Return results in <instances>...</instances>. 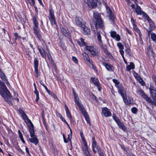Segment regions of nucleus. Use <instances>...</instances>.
<instances>
[{
  "instance_id": "f257e3e1",
  "label": "nucleus",
  "mask_w": 156,
  "mask_h": 156,
  "mask_svg": "<svg viewBox=\"0 0 156 156\" xmlns=\"http://www.w3.org/2000/svg\"><path fill=\"white\" fill-rule=\"evenodd\" d=\"M93 16L94 20L90 22L92 30L95 32L98 28L103 30L104 29V25L100 13L94 11L93 12Z\"/></svg>"
},
{
  "instance_id": "f03ea898",
  "label": "nucleus",
  "mask_w": 156,
  "mask_h": 156,
  "mask_svg": "<svg viewBox=\"0 0 156 156\" xmlns=\"http://www.w3.org/2000/svg\"><path fill=\"white\" fill-rule=\"evenodd\" d=\"M0 94L4 100L9 105H12V103L10 100L12 96L4 83L1 81L0 83Z\"/></svg>"
},
{
  "instance_id": "7ed1b4c3",
  "label": "nucleus",
  "mask_w": 156,
  "mask_h": 156,
  "mask_svg": "<svg viewBox=\"0 0 156 156\" xmlns=\"http://www.w3.org/2000/svg\"><path fill=\"white\" fill-rule=\"evenodd\" d=\"M85 48L86 50L90 51L92 55L94 56L98 55L99 52V50L97 47L87 46Z\"/></svg>"
},
{
  "instance_id": "20e7f679",
  "label": "nucleus",
  "mask_w": 156,
  "mask_h": 156,
  "mask_svg": "<svg viewBox=\"0 0 156 156\" xmlns=\"http://www.w3.org/2000/svg\"><path fill=\"white\" fill-rule=\"evenodd\" d=\"M25 122L27 124L29 130L30 135V136H33L34 135V126L31 121L27 118L25 120Z\"/></svg>"
},
{
  "instance_id": "39448f33",
  "label": "nucleus",
  "mask_w": 156,
  "mask_h": 156,
  "mask_svg": "<svg viewBox=\"0 0 156 156\" xmlns=\"http://www.w3.org/2000/svg\"><path fill=\"white\" fill-rule=\"evenodd\" d=\"M150 93L153 100L156 98V90L154 87L150 85L149 88Z\"/></svg>"
},
{
  "instance_id": "423d86ee",
  "label": "nucleus",
  "mask_w": 156,
  "mask_h": 156,
  "mask_svg": "<svg viewBox=\"0 0 156 156\" xmlns=\"http://www.w3.org/2000/svg\"><path fill=\"white\" fill-rule=\"evenodd\" d=\"M137 94L141 96L147 102L151 98L150 97H148L142 89L138 90L137 91Z\"/></svg>"
},
{
  "instance_id": "0eeeda50",
  "label": "nucleus",
  "mask_w": 156,
  "mask_h": 156,
  "mask_svg": "<svg viewBox=\"0 0 156 156\" xmlns=\"http://www.w3.org/2000/svg\"><path fill=\"white\" fill-rule=\"evenodd\" d=\"M49 19L52 26L55 24V19L54 12H53L52 10L50 9L49 10Z\"/></svg>"
},
{
  "instance_id": "6e6552de",
  "label": "nucleus",
  "mask_w": 156,
  "mask_h": 156,
  "mask_svg": "<svg viewBox=\"0 0 156 156\" xmlns=\"http://www.w3.org/2000/svg\"><path fill=\"white\" fill-rule=\"evenodd\" d=\"M106 9L107 12L109 15L110 21H111L112 23H114L115 21L114 16L112 13L111 9L108 6L106 7Z\"/></svg>"
},
{
  "instance_id": "1a4fd4ad",
  "label": "nucleus",
  "mask_w": 156,
  "mask_h": 156,
  "mask_svg": "<svg viewBox=\"0 0 156 156\" xmlns=\"http://www.w3.org/2000/svg\"><path fill=\"white\" fill-rule=\"evenodd\" d=\"M33 29L34 30V33L36 37L39 40H40L41 36L40 34V30L38 28V26H34Z\"/></svg>"
},
{
  "instance_id": "9d476101",
  "label": "nucleus",
  "mask_w": 156,
  "mask_h": 156,
  "mask_svg": "<svg viewBox=\"0 0 156 156\" xmlns=\"http://www.w3.org/2000/svg\"><path fill=\"white\" fill-rule=\"evenodd\" d=\"M34 71L35 72V75L36 77H38V61L36 58H34Z\"/></svg>"
},
{
  "instance_id": "9b49d317",
  "label": "nucleus",
  "mask_w": 156,
  "mask_h": 156,
  "mask_svg": "<svg viewBox=\"0 0 156 156\" xmlns=\"http://www.w3.org/2000/svg\"><path fill=\"white\" fill-rule=\"evenodd\" d=\"M91 80L94 84L97 87L98 90L101 91V87L99 84V80L97 78H91Z\"/></svg>"
},
{
  "instance_id": "f8f14e48",
  "label": "nucleus",
  "mask_w": 156,
  "mask_h": 156,
  "mask_svg": "<svg viewBox=\"0 0 156 156\" xmlns=\"http://www.w3.org/2000/svg\"><path fill=\"white\" fill-rule=\"evenodd\" d=\"M31 137H32L31 138L28 137V140H29L31 142L34 144L35 145H37L38 143V140L35 133H34V135L33 136Z\"/></svg>"
},
{
  "instance_id": "ddd939ff",
  "label": "nucleus",
  "mask_w": 156,
  "mask_h": 156,
  "mask_svg": "<svg viewBox=\"0 0 156 156\" xmlns=\"http://www.w3.org/2000/svg\"><path fill=\"white\" fill-rule=\"evenodd\" d=\"M84 59L85 61L88 62L90 64L92 65L93 68H94V66L93 65L92 61L91 60H90V58L87 55L86 53L83 54Z\"/></svg>"
},
{
  "instance_id": "4468645a",
  "label": "nucleus",
  "mask_w": 156,
  "mask_h": 156,
  "mask_svg": "<svg viewBox=\"0 0 156 156\" xmlns=\"http://www.w3.org/2000/svg\"><path fill=\"white\" fill-rule=\"evenodd\" d=\"M102 112L105 117L110 116L111 113L109 109L107 108H104L102 109Z\"/></svg>"
},
{
  "instance_id": "2eb2a0df",
  "label": "nucleus",
  "mask_w": 156,
  "mask_h": 156,
  "mask_svg": "<svg viewBox=\"0 0 156 156\" xmlns=\"http://www.w3.org/2000/svg\"><path fill=\"white\" fill-rule=\"evenodd\" d=\"M77 105L79 107L81 112H82L84 116H86V115H87V112L85 110L83 106L81 103H80Z\"/></svg>"
},
{
  "instance_id": "dca6fc26",
  "label": "nucleus",
  "mask_w": 156,
  "mask_h": 156,
  "mask_svg": "<svg viewBox=\"0 0 156 156\" xmlns=\"http://www.w3.org/2000/svg\"><path fill=\"white\" fill-rule=\"evenodd\" d=\"M75 22L76 24L78 26L81 27L84 24H82V19L79 17L76 16L75 17Z\"/></svg>"
},
{
  "instance_id": "f3484780",
  "label": "nucleus",
  "mask_w": 156,
  "mask_h": 156,
  "mask_svg": "<svg viewBox=\"0 0 156 156\" xmlns=\"http://www.w3.org/2000/svg\"><path fill=\"white\" fill-rule=\"evenodd\" d=\"M61 31L63 35L66 37H69L70 34L67 27L61 28Z\"/></svg>"
},
{
  "instance_id": "a211bd4d",
  "label": "nucleus",
  "mask_w": 156,
  "mask_h": 156,
  "mask_svg": "<svg viewBox=\"0 0 156 156\" xmlns=\"http://www.w3.org/2000/svg\"><path fill=\"white\" fill-rule=\"evenodd\" d=\"M83 30V33L85 35H89L90 34V29L83 25L81 27Z\"/></svg>"
},
{
  "instance_id": "6ab92c4d",
  "label": "nucleus",
  "mask_w": 156,
  "mask_h": 156,
  "mask_svg": "<svg viewBox=\"0 0 156 156\" xmlns=\"http://www.w3.org/2000/svg\"><path fill=\"white\" fill-rule=\"evenodd\" d=\"M102 65L105 66V68L108 71H112L113 69V66L110 64L105 62H103Z\"/></svg>"
},
{
  "instance_id": "aec40b11",
  "label": "nucleus",
  "mask_w": 156,
  "mask_h": 156,
  "mask_svg": "<svg viewBox=\"0 0 156 156\" xmlns=\"http://www.w3.org/2000/svg\"><path fill=\"white\" fill-rule=\"evenodd\" d=\"M125 104L127 105L133 104V99L132 98H129L127 99L126 98L125 101H123Z\"/></svg>"
},
{
  "instance_id": "412c9836",
  "label": "nucleus",
  "mask_w": 156,
  "mask_h": 156,
  "mask_svg": "<svg viewBox=\"0 0 156 156\" xmlns=\"http://www.w3.org/2000/svg\"><path fill=\"white\" fill-rule=\"evenodd\" d=\"M96 31L97 32V37L98 41V43L100 45H101L103 43L102 41L101 40V36L100 32H98L97 30H96L95 31Z\"/></svg>"
},
{
  "instance_id": "4be33fe9",
  "label": "nucleus",
  "mask_w": 156,
  "mask_h": 156,
  "mask_svg": "<svg viewBox=\"0 0 156 156\" xmlns=\"http://www.w3.org/2000/svg\"><path fill=\"white\" fill-rule=\"evenodd\" d=\"M118 92L122 96L123 98V101H125V99L126 98V95L125 91L122 89L119 90Z\"/></svg>"
},
{
  "instance_id": "5701e85b",
  "label": "nucleus",
  "mask_w": 156,
  "mask_h": 156,
  "mask_svg": "<svg viewBox=\"0 0 156 156\" xmlns=\"http://www.w3.org/2000/svg\"><path fill=\"white\" fill-rule=\"evenodd\" d=\"M136 8L135 12L137 14L141 15L143 11H141L140 7L136 3Z\"/></svg>"
},
{
  "instance_id": "b1692460",
  "label": "nucleus",
  "mask_w": 156,
  "mask_h": 156,
  "mask_svg": "<svg viewBox=\"0 0 156 156\" xmlns=\"http://www.w3.org/2000/svg\"><path fill=\"white\" fill-rule=\"evenodd\" d=\"M147 21L149 23L150 27L149 29L154 30L155 28V25L152 20L151 19H150V20H148Z\"/></svg>"
},
{
  "instance_id": "393cba45",
  "label": "nucleus",
  "mask_w": 156,
  "mask_h": 156,
  "mask_svg": "<svg viewBox=\"0 0 156 156\" xmlns=\"http://www.w3.org/2000/svg\"><path fill=\"white\" fill-rule=\"evenodd\" d=\"M84 144L85 147V148L83 150V153L84 155L85 156L87 154H88L90 153L88 150V147L87 144L85 143V144Z\"/></svg>"
},
{
  "instance_id": "a878e982",
  "label": "nucleus",
  "mask_w": 156,
  "mask_h": 156,
  "mask_svg": "<svg viewBox=\"0 0 156 156\" xmlns=\"http://www.w3.org/2000/svg\"><path fill=\"white\" fill-rule=\"evenodd\" d=\"M147 50L148 52L147 53H148V55L150 56V54L151 53V54L152 56L154 55V53L153 52L152 48L150 46H148L147 48Z\"/></svg>"
},
{
  "instance_id": "bb28decb",
  "label": "nucleus",
  "mask_w": 156,
  "mask_h": 156,
  "mask_svg": "<svg viewBox=\"0 0 156 156\" xmlns=\"http://www.w3.org/2000/svg\"><path fill=\"white\" fill-rule=\"evenodd\" d=\"M0 76L1 78L3 80H6L7 81V83H8V82L7 81L5 74L2 72L1 69H0Z\"/></svg>"
},
{
  "instance_id": "cd10ccee",
  "label": "nucleus",
  "mask_w": 156,
  "mask_h": 156,
  "mask_svg": "<svg viewBox=\"0 0 156 156\" xmlns=\"http://www.w3.org/2000/svg\"><path fill=\"white\" fill-rule=\"evenodd\" d=\"M38 50L40 51L42 57L44 58H46V55L44 51L42 49L41 50L39 47H38Z\"/></svg>"
},
{
  "instance_id": "c85d7f7f",
  "label": "nucleus",
  "mask_w": 156,
  "mask_h": 156,
  "mask_svg": "<svg viewBox=\"0 0 156 156\" xmlns=\"http://www.w3.org/2000/svg\"><path fill=\"white\" fill-rule=\"evenodd\" d=\"M100 46H101V48L102 49V50H103L104 51L105 53L108 55H111V53L108 51L107 50V48L105 46H104L103 45V43Z\"/></svg>"
},
{
  "instance_id": "c756f323",
  "label": "nucleus",
  "mask_w": 156,
  "mask_h": 156,
  "mask_svg": "<svg viewBox=\"0 0 156 156\" xmlns=\"http://www.w3.org/2000/svg\"><path fill=\"white\" fill-rule=\"evenodd\" d=\"M74 97L75 98V103L77 105L79 104L80 103L79 102V98L78 97L77 94H73Z\"/></svg>"
},
{
  "instance_id": "7c9ffc66",
  "label": "nucleus",
  "mask_w": 156,
  "mask_h": 156,
  "mask_svg": "<svg viewBox=\"0 0 156 156\" xmlns=\"http://www.w3.org/2000/svg\"><path fill=\"white\" fill-rule=\"evenodd\" d=\"M119 127L121 129L124 131H125L126 129V128L124 124L120 122L118 124Z\"/></svg>"
},
{
  "instance_id": "2f4dec72",
  "label": "nucleus",
  "mask_w": 156,
  "mask_h": 156,
  "mask_svg": "<svg viewBox=\"0 0 156 156\" xmlns=\"http://www.w3.org/2000/svg\"><path fill=\"white\" fill-rule=\"evenodd\" d=\"M99 0H92L90 4L92 8H94L97 6V2Z\"/></svg>"
},
{
  "instance_id": "473e14b6",
  "label": "nucleus",
  "mask_w": 156,
  "mask_h": 156,
  "mask_svg": "<svg viewBox=\"0 0 156 156\" xmlns=\"http://www.w3.org/2000/svg\"><path fill=\"white\" fill-rule=\"evenodd\" d=\"M34 26H38V23L37 21V18L36 16H34L32 19Z\"/></svg>"
},
{
  "instance_id": "72a5a7b5",
  "label": "nucleus",
  "mask_w": 156,
  "mask_h": 156,
  "mask_svg": "<svg viewBox=\"0 0 156 156\" xmlns=\"http://www.w3.org/2000/svg\"><path fill=\"white\" fill-rule=\"evenodd\" d=\"M153 100L150 98L147 102L156 106V98L153 99Z\"/></svg>"
},
{
  "instance_id": "f704fd0d",
  "label": "nucleus",
  "mask_w": 156,
  "mask_h": 156,
  "mask_svg": "<svg viewBox=\"0 0 156 156\" xmlns=\"http://www.w3.org/2000/svg\"><path fill=\"white\" fill-rule=\"evenodd\" d=\"M113 118L114 120L117 123V124L121 122L119 118H118L117 117V116L114 114H113Z\"/></svg>"
},
{
  "instance_id": "c9c22d12",
  "label": "nucleus",
  "mask_w": 156,
  "mask_h": 156,
  "mask_svg": "<svg viewBox=\"0 0 156 156\" xmlns=\"http://www.w3.org/2000/svg\"><path fill=\"white\" fill-rule=\"evenodd\" d=\"M97 146V145L96 142H92V148L93 151L94 153H97V151L95 150L94 148L96 147Z\"/></svg>"
},
{
  "instance_id": "e433bc0d",
  "label": "nucleus",
  "mask_w": 156,
  "mask_h": 156,
  "mask_svg": "<svg viewBox=\"0 0 156 156\" xmlns=\"http://www.w3.org/2000/svg\"><path fill=\"white\" fill-rule=\"evenodd\" d=\"M21 17L19 16V18H20V20L25 23L26 21V18L25 16L23 13L21 16Z\"/></svg>"
},
{
  "instance_id": "4c0bfd02",
  "label": "nucleus",
  "mask_w": 156,
  "mask_h": 156,
  "mask_svg": "<svg viewBox=\"0 0 156 156\" xmlns=\"http://www.w3.org/2000/svg\"><path fill=\"white\" fill-rule=\"evenodd\" d=\"M34 93L36 95V102H37L39 99V92L37 90H34Z\"/></svg>"
},
{
  "instance_id": "58836bf2",
  "label": "nucleus",
  "mask_w": 156,
  "mask_h": 156,
  "mask_svg": "<svg viewBox=\"0 0 156 156\" xmlns=\"http://www.w3.org/2000/svg\"><path fill=\"white\" fill-rule=\"evenodd\" d=\"M151 36L152 39L154 41H156V35L155 33L152 32L151 33Z\"/></svg>"
},
{
  "instance_id": "ea45409f",
  "label": "nucleus",
  "mask_w": 156,
  "mask_h": 156,
  "mask_svg": "<svg viewBox=\"0 0 156 156\" xmlns=\"http://www.w3.org/2000/svg\"><path fill=\"white\" fill-rule=\"evenodd\" d=\"M143 16L145 18V19L148 20H150V19H151L149 16L147 15V14L144 12H143L142 14Z\"/></svg>"
},
{
  "instance_id": "a19ab883",
  "label": "nucleus",
  "mask_w": 156,
  "mask_h": 156,
  "mask_svg": "<svg viewBox=\"0 0 156 156\" xmlns=\"http://www.w3.org/2000/svg\"><path fill=\"white\" fill-rule=\"evenodd\" d=\"M130 52V51L129 49L127 48L125 50V52L126 54L129 57L132 56Z\"/></svg>"
},
{
  "instance_id": "79ce46f5",
  "label": "nucleus",
  "mask_w": 156,
  "mask_h": 156,
  "mask_svg": "<svg viewBox=\"0 0 156 156\" xmlns=\"http://www.w3.org/2000/svg\"><path fill=\"white\" fill-rule=\"evenodd\" d=\"M115 86L117 88L118 91L122 89V85L120 83L116 85Z\"/></svg>"
},
{
  "instance_id": "37998d69",
  "label": "nucleus",
  "mask_w": 156,
  "mask_h": 156,
  "mask_svg": "<svg viewBox=\"0 0 156 156\" xmlns=\"http://www.w3.org/2000/svg\"><path fill=\"white\" fill-rule=\"evenodd\" d=\"M66 114L68 117L71 120H72V118L71 115H70V113L69 111H66Z\"/></svg>"
},
{
  "instance_id": "c03bdc74",
  "label": "nucleus",
  "mask_w": 156,
  "mask_h": 156,
  "mask_svg": "<svg viewBox=\"0 0 156 156\" xmlns=\"http://www.w3.org/2000/svg\"><path fill=\"white\" fill-rule=\"evenodd\" d=\"M117 34L116 32L114 31H113L111 33V36L113 38H115Z\"/></svg>"
},
{
  "instance_id": "a18cd8bd",
  "label": "nucleus",
  "mask_w": 156,
  "mask_h": 156,
  "mask_svg": "<svg viewBox=\"0 0 156 156\" xmlns=\"http://www.w3.org/2000/svg\"><path fill=\"white\" fill-rule=\"evenodd\" d=\"M84 117L87 121V123L88 124H90V120L88 115Z\"/></svg>"
},
{
  "instance_id": "49530a36",
  "label": "nucleus",
  "mask_w": 156,
  "mask_h": 156,
  "mask_svg": "<svg viewBox=\"0 0 156 156\" xmlns=\"http://www.w3.org/2000/svg\"><path fill=\"white\" fill-rule=\"evenodd\" d=\"M117 45L118 47L119 48V49H123V46L121 44V43L120 42H118L117 43Z\"/></svg>"
},
{
  "instance_id": "de8ad7c7",
  "label": "nucleus",
  "mask_w": 156,
  "mask_h": 156,
  "mask_svg": "<svg viewBox=\"0 0 156 156\" xmlns=\"http://www.w3.org/2000/svg\"><path fill=\"white\" fill-rule=\"evenodd\" d=\"M133 27L134 29L136 31L138 32H140V30L137 28V27L136 26L135 24H133Z\"/></svg>"
},
{
  "instance_id": "09e8293b",
  "label": "nucleus",
  "mask_w": 156,
  "mask_h": 156,
  "mask_svg": "<svg viewBox=\"0 0 156 156\" xmlns=\"http://www.w3.org/2000/svg\"><path fill=\"white\" fill-rule=\"evenodd\" d=\"M131 111L133 113L136 114L137 112V109L135 107H133L132 108Z\"/></svg>"
},
{
  "instance_id": "8fccbe9b",
  "label": "nucleus",
  "mask_w": 156,
  "mask_h": 156,
  "mask_svg": "<svg viewBox=\"0 0 156 156\" xmlns=\"http://www.w3.org/2000/svg\"><path fill=\"white\" fill-rule=\"evenodd\" d=\"M72 60L76 64H77L78 63V61L77 58L74 56L72 57Z\"/></svg>"
},
{
  "instance_id": "3c124183",
  "label": "nucleus",
  "mask_w": 156,
  "mask_h": 156,
  "mask_svg": "<svg viewBox=\"0 0 156 156\" xmlns=\"http://www.w3.org/2000/svg\"><path fill=\"white\" fill-rule=\"evenodd\" d=\"M96 149H97L98 152V153L102 151V149L98 146H97L96 147Z\"/></svg>"
},
{
  "instance_id": "603ef678",
  "label": "nucleus",
  "mask_w": 156,
  "mask_h": 156,
  "mask_svg": "<svg viewBox=\"0 0 156 156\" xmlns=\"http://www.w3.org/2000/svg\"><path fill=\"white\" fill-rule=\"evenodd\" d=\"M147 32H148V35L149 36L150 34H151V32L153 31V30L149 29H146Z\"/></svg>"
},
{
  "instance_id": "864d4df0",
  "label": "nucleus",
  "mask_w": 156,
  "mask_h": 156,
  "mask_svg": "<svg viewBox=\"0 0 156 156\" xmlns=\"http://www.w3.org/2000/svg\"><path fill=\"white\" fill-rule=\"evenodd\" d=\"M139 81L140 83L143 86H144L145 84V82L142 79L139 80Z\"/></svg>"
},
{
  "instance_id": "5fc2aeb1",
  "label": "nucleus",
  "mask_w": 156,
  "mask_h": 156,
  "mask_svg": "<svg viewBox=\"0 0 156 156\" xmlns=\"http://www.w3.org/2000/svg\"><path fill=\"white\" fill-rule=\"evenodd\" d=\"M21 116L24 120H25L26 119L28 118L27 116L25 113L23 114V115H21Z\"/></svg>"
},
{
  "instance_id": "6e6d98bb",
  "label": "nucleus",
  "mask_w": 156,
  "mask_h": 156,
  "mask_svg": "<svg viewBox=\"0 0 156 156\" xmlns=\"http://www.w3.org/2000/svg\"><path fill=\"white\" fill-rule=\"evenodd\" d=\"M129 66H130V67H131L132 69H134L135 66L133 63L132 62H131Z\"/></svg>"
},
{
  "instance_id": "4d7b16f0",
  "label": "nucleus",
  "mask_w": 156,
  "mask_h": 156,
  "mask_svg": "<svg viewBox=\"0 0 156 156\" xmlns=\"http://www.w3.org/2000/svg\"><path fill=\"white\" fill-rule=\"evenodd\" d=\"M18 133H19V137L20 138V139H21V138H23V135L20 130H18Z\"/></svg>"
},
{
  "instance_id": "13d9d810",
  "label": "nucleus",
  "mask_w": 156,
  "mask_h": 156,
  "mask_svg": "<svg viewBox=\"0 0 156 156\" xmlns=\"http://www.w3.org/2000/svg\"><path fill=\"white\" fill-rule=\"evenodd\" d=\"M115 38H116V39L117 41H119L120 40V37L118 34H117V35H116V37Z\"/></svg>"
},
{
  "instance_id": "bf43d9fd",
  "label": "nucleus",
  "mask_w": 156,
  "mask_h": 156,
  "mask_svg": "<svg viewBox=\"0 0 156 156\" xmlns=\"http://www.w3.org/2000/svg\"><path fill=\"white\" fill-rule=\"evenodd\" d=\"M19 113L21 115H23L25 113L21 109H19Z\"/></svg>"
},
{
  "instance_id": "052dcab7",
  "label": "nucleus",
  "mask_w": 156,
  "mask_h": 156,
  "mask_svg": "<svg viewBox=\"0 0 156 156\" xmlns=\"http://www.w3.org/2000/svg\"><path fill=\"white\" fill-rule=\"evenodd\" d=\"M113 82L115 83V85H116L118 83H119V81H118L116 79H113Z\"/></svg>"
},
{
  "instance_id": "680f3d73",
  "label": "nucleus",
  "mask_w": 156,
  "mask_h": 156,
  "mask_svg": "<svg viewBox=\"0 0 156 156\" xmlns=\"http://www.w3.org/2000/svg\"><path fill=\"white\" fill-rule=\"evenodd\" d=\"M80 41L82 43V45H85L86 44V43L84 41V40L83 38H80Z\"/></svg>"
},
{
  "instance_id": "e2e57ef3",
  "label": "nucleus",
  "mask_w": 156,
  "mask_h": 156,
  "mask_svg": "<svg viewBox=\"0 0 156 156\" xmlns=\"http://www.w3.org/2000/svg\"><path fill=\"white\" fill-rule=\"evenodd\" d=\"M126 70L129 71L131 69H132V68H131V67H130V66H127L126 67Z\"/></svg>"
},
{
  "instance_id": "0e129e2a",
  "label": "nucleus",
  "mask_w": 156,
  "mask_h": 156,
  "mask_svg": "<svg viewBox=\"0 0 156 156\" xmlns=\"http://www.w3.org/2000/svg\"><path fill=\"white\" fill-rule=\"evenodd\" d=\"M72 135L69 134L68 135V139L69 141H71V139L72 138Z\"/></svg>"
},
{
  "instance_id": "69168bd1",
  "label": "nucleus",
  "mask_w": 156,
  "mask_h": 156,
  "mask_svg": "<svg viewBox=\"0 0 156 156\" xmlns=\"http://www.w3.org/2000/svg\"><path fill=\"white\" fill-rule=\"evenodd\" d=\"M98 154L99 156H105L104 154V153L103 152V151H102L98 153Z\"/></svg>"
},
{
  "instance_id": "338daca9",
  "label": "nucleus",
  "mask_w": 156,
  "mask_h": 156,
  "mask_svg": "<svg viewBox=\"0 0 156 156\" xmlns=\"http://www.w3.org/2000/svg\"><path fill=\"white\" fill-rule=\"evenodd\" d=\"M123 49H120L119 50V52H120V54L122 55H123V54L124 53V51L122 50Z\"/></svg>"
},
{
  "instance_id": "774afa93",
  "label": "nucleus",
  "mask_w": 156,
  "mask_h": 156,
  "mask_svg": "<svg viewBox=\"0 0 156 156\" xmlns=\"http://www.w3.org/2000/svg\"><path fill=\"white\" fill-rule=\"evenodd\" d=\"M57 115L61 119L62 117V115L59 113H57Z\"/></svg>"
}]
</instances>
